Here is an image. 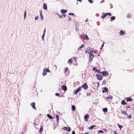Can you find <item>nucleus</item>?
<instances>
[{
	"label": "nucleus",
	"mask_w": 134,
	"mask_h": 134,
	"mask_svg": "<svg viewBox=\"0 0 134 134\" xmlns=\"http://www.w3.org/2000/svg\"><path fill=\"white\" fill-rule=\"evenodd\" d=\"M39 18V17L38 16H36L35 17V20H36V19H38Z\"/></svg>",
	"instance_id": "49530a36"
},
{
	"label": "nucleus",
	"mask_w": 134,
	"mask_h": 134,
	"mask_svg": "<svg viewBox=\"0 0 134 134\" xmlns=\"http://www.w3.org/2000/svg\"><path fill=\"white\" fill-rule=\"evenodd\" d=\"M43 129V126H42L40 129L39 132L41 133L42 132V131Z\"/></svg>",
	"instance_id": "2f4dec72"
},
{
	"label": "nucleus",
	"mask_w": 134,
	"mask_h": 134,
	"mask_svg": "<svg viewBox=\"0 0 134 134\" xmlns=\"http://www.w3.org/2000/svg\"><path fill=\"white\" fill-rule=\"evenodd\" d=\"M76 107L75 105H72L71 107V109L73 111H75V110Z\"/></svg>",
	"instance_id": "bb28decb"
},
{
	"label": "nucleus",
	"mask_w": 134,
	"mask_h": 134,
	"mask_svg": "<svg viewBox=\"0 0 134 134\" xmlns=\"http://www.w3.org/2000/svg\"><path fill=\"white\" fill-rule=\"evenodd\" d=\"M56 118L57 119V122H58L59 119V116L58 114H56Z\"/></svg>",
	"instance_id": "c756f323"
},
{
	"label": "nucleus",
	"mask_w": 134,
	"mask_h": 134,
	"mask_svg": "<svg viewBox=\"0 0 134 134\" xmlns=\"http://www.w3.org/2000/svg\"><path fill=\"white\" fill-rule=\"evenodd\" d=\"M89 57V62H91L92 61V59L94 57L93 54L92 53H90Z\"/></svg>",
	"instance_id": "f03ea898"
},
{
	"label": "nucleus",
	"mask_w": 134,
	"mask_h": 134,
	"mask_svg": "<svg viewBox=\"0 0 134 134\" xmlns=\"http://www.w3.org/2000/svg\"><path fill=\"white\" fill-rule=\"evenodd\" d=\"M46 70L47 71V72H50V71L48 69H47L46 68Z\"/></svg>",
	"instance_id": "37998d69"
},
{
	"label": "nucleus",
	"mask_w": 134,
	"mask_h": 134,
	"mask_svg": "<svg viewBox=\"0 0 134 134\" xmlns=\"http://www.w3.org/2000/svg\"><path fill=\"white\" fill-rule=\"evenodd\" d=\"M40 16L41 17V20H43V17L42 14V12L41 10H40Z\"/></svg>",
	"instance_id": "aec40b11"
},
{
	"label": "nucleus",
	"mask_w": 134,
	"mask_h": 134,
	"mask_svg": "<svg viewBox=\"0 0 134 134\" xmlns=\"http://www.w3.org/2000/svg\"><path fill=\"white\" fill-rule=\"evenodd\" d=\"M74 59H75V60H76V58H74Z\"/></svg>",
	"instance_id": "680f3d73"
},
{
	"label": "nucleus",
	"mask_w": 134,
	"mask_h": 134,
	"mask_svg": "<svg viewBox=\"0 0 134 134\" xmlns=\"http://www.w3.org/2000/svg\"><path fill=\"white\" fill-rule=\"evenodd\" d=\"M91 48L90 47H88L87 48L86 50L85 51V53H88L90 54V53H91V52H90V49Z\"/></svg>",
	"instance_id": "4468645a"
},
{
	"label": "nucleus",
	"mask_w": 134,
	"mask_h": 134,
	"mask_svg": "<svg viewBox=\"0 0 134 134\" xmlns=\"http://www.w3.org/2000/svg\"><path fill=\"white\" fill-rule=\"evenodd\" d=\"M68 68H65V72H66L68 70Z\"/></svg>",
	"instance_id": "3c124183"
},
{
	"label": "nucleus",
	"mask_w": 134,
	"mask_h": 134,
	"mask_svg": "<svg viewBox=\"0 0 134 134\" xmlns=\"http://www.w3.org/2000/svg\"><path fill=\"white\" fill-rule=\"evenodd\" d=\"M130 108V106H127L126 107V108Z\"/></svg>",
	"instance_id": "5fc2aeb1"
},
{
	"label": "nucleus",
	"mask_w": 134,
	"mask_h": 134,
	"mask_svg": "<svg viewBox=\"0 0 134 134\" xmlns=\"http://www.w3.org/2000/svg\"><path fill=\"white\" fill-rule=\"evenodd\" d=\"M104 42H103V44L102 45L101 47L100 48V50H102V49L103 47L104 46Z\"/></svg>",
	"instance_id": "c9c22d12"
},
{
	"label": "nucleus",
	"mask_w": 134,
	"mask_h": 134,
	"mask_svg": "<svg viewBox=\"0 0 134 134\" xmlns=\"http://www.w3.org/2000/svg\"><path fill=\"white\" fill-rule=\"evenodd\" d=\"M46 68H44L43 70V76L46 75L47 73V71L46 70Z\"/></svg>",
	"instance_id": "9b49d317"
},
{
	"label": "nucleus",
	"mask_w": 134,
	"mask_h": 134,
	"mask_svg": "<svg viewBox=\"0 0 134 134\" xmlns=\"http://www.w3.org/2000/svg\"><path fill=\"white\" fill-rule=\"evenodd\" d=\"M98 133H104V132L103 131H102L101 130H99L98 132Z\"/></svg>",
	"instance_id": "4c0bfd02"
},
{
	"label": "nucleus",
	"mask_w": 134,
	"mask_h": 134,
	"mask_svg": "<svg viewBox=\"0 0 134 134\" xmlns=\"http://www.w3.org/2000/svg\"><path fill=\"white\" fill-rule=\"evenodd\" d=\"M57 15H58V16H59V15L58 14V13H57Z\"/></svg>",
	"instance_id": "e2e57ef3"
},
{
	"label": "nucleus",
	"mask_w": 134,
	"mask_h": 134,
	"mask_svg": "<svg viewBox=\"0 0 134 134\" xmlns=\"http://www.w3.org/2000/svg\"><path fill=\"white\" fill-rule=\"evenodd\" d=\"M35 102H32L30 104L31 106L32 107L33 109L35 110H36V108L35 106Z\"/></svg>",
	"instance_id": "1a4fd4ad"
},
{
	"label": "nucleus",
	"mask_w": 134,
	"mask_h": 134,
	"mask_svg": "<svg viewBox=\"0 0 134 134\" xmlns=\"http://www.w3.org/2000/svg\"><path fill=\"white\" fill-rule=\"evenodd\" d=\"M62 89L64 91H66L67 90V87L66 86L63 85L62 87Z\"/></svg>",
	"instance_id": "2eb2a0df"
},
{
	"label": "nucleus",
	"mask_w": 134,
	"mask_h": 134,
	"mask_svg": "<svg viewBox=\"0 0 134 134\" xmlns=\"http://www.w3.org/2000/svg\"><path fill=\"white\" fill-rule=\"evenodd\" d=\"M100 56V55L99 54L98 55V56Z\"/></svg>",
	"instance_id": "338daca9"
},
{
	"label": "nucleus",
	"mask_w": 134,
	"mask_h": 134,
	"mask_svg": "<svg viewBox=\"0 0 134 134\" xmlns=\"http://www.w3.org/2000/svg\"><path fill=\"white\" fill-rule=\"evenodd\" d=\"M91 94L90 93H87V96H90Z\"/></svg>",
	"instance_id": "a18cd8bd"
},
{
	"label": "nucleus",
	"mask_w": 134,
	"mask_h": 134,
	"mask_svg": "<svg viewBox=\"0 0 134 134\" xmlns=\"http://www.w3.org/2000/svg\"><path fill=\"white\" fill-rule=\"evenodd\" d=\"M63 129L64 131H67L69 132L70 131L71 129L70 127H64L63 128Z\"/></svg>",
	"instance_id": "9d476101"
},
{
	"label": "nucleus",
	"mask_w": 134,
	"mask_h": 134,
	"mask_svg": "<svg viewBox=\"0 0 134 134\" xmlns=\"http://www.w3.org/2000/svg\"><path fill=\"white\" fill-rule=\"evenodd\" d=\"M43 8L44 9L46 10L47 9V6L46 4L44 3L43 5Z\"/></svg>",
	"instance_id": "5701e85b"
},
{
	"label": "nucleus",
	"mask_w": 134,
	"mask_h": 134,
	"mask_svg": "<svg viewBox=\"0 0 134 134\" xmlns=\"http://www.w3.org/2000/svg\"><path fill=\"white\" fill-rule=\"evenodd\" d=\"M87 20H86L85 21H86V22H87Z\"/></svg>",
	"instance_id": "69168bd1"
},
{
	"label": "nucleus",
	"mask_w": 134,
	"mask_h": 134,
	"mask_svg": "<svg viewBox=\"0 0 134 134\" xmlns=\"http://www.w3.org/2000/svg\"><path fill=\"white\" fill-rule=\"evenodd\" d=\"M47 116L49 118V119H53L54 118V117L51 116L49 114H47Z\"/></svg>",
	"instance_id": "412c9836"
},
{
	"label": "nucleus",
	"mask_w": 134,
	"mask_h": 134,
	"mask_svg": "<svg viewBox=\"0 0 134 134\" xmlns=\"http://www.w3.org/2000/svg\"><path fill=\"white\" fill-rule=\"evenodd\" d=\"M81 89V87H80L78 89H77L76 90L74 91L73 93L75 94H76Z\"/></svg>",
	"instance_id": "6e6552de"
},
{
	"label": "nucleus",
	"mask_w": 134,
	"mask_h": 134,
	"mask_svg": "<svg viewBox=\"0 0 134 134\" xmlns=\"http://www.w3.org/2000/svg\"><path fill=\"white\" fill-rule=\"evenodd\" d=\"M111 15V13H103L102 15L101 18L102 19H103L105 17L107 16L108 15H109V16H110Z\"/></svg>",
	"instance_id": "f257e3e1"
},
{
	"label": "nucleus",
	"mask_w": 134,
	"mask_h": 134,
	"mask_svg": "<svg viewBox=\"0 0 134 134\" xmlns=\"http://www.w3.org/2000/svg\"><path fill=\"white\" fill-rule=\"evenodd\" d=\"M89 2L91 3H93V1L92 0H88Z\"/></svg>",
	"instance_id": "79ce46f5"
},
{
	"label": "nucleus",
	"mask_w": 134,
	"mask_h": 134,
	"mask_svg": "<svg viewBox=\"0 0 134 134\" xmlns=\"http://www.w3.org/2000/svg\"><path fill=\"white\" fill-rule=\"evenodd\" d=\"M126 17L127 18H131L132 15L130 14H127Z\"/></svg>",
	"instance_id": "b1692460"
},
{
	"label": "nucleus",
	"mask_w": 134,
	"mask_h": 134,
	"mask_svg": "<svg viewBox=\"0 0 134 134\" xmlns=\"http://www.w3.org/2000/svg\"><path fill=\"white\" fill-rule=\"evenodd\" d=\"M89 118V115L88 114L85 115L84 116V119L85 121H87Z\"/></svg>",
	"instance_id": "423d86ee"
},
{
	"label": "nucleus",
	"mask_w": 134,
	"mask_h": 134,
	"mask_svg": "<svg viewBox=\"0 0 134 134\" xmlns=\"http://www.w3.org/2000/svg\"><path fill=\"white\" fill-rule=\"evenodd\" d=\"M89 132H87V133H85V134H88L89 133Z\"/></svg>",
	"instance_id": "052dcab7"
},
{
	"label": "nucleus",
	"mask_w": 134,
	"mask_h": 134,
	"mask_svg": "<svg viewBox=\"0 0 134 134\" xmlns=\"http://www.w3.org/2000/svg\"><path fill=\"white\" fill-rule=\"evenodd\" d=\"M82 87L84 90H86L88 89V87L87 84L86 83H85L82 86Z\"/></svg>",
	"instance_id": "0eeeda50"
},
{
	"label": "nucleus",
	"mask_w": 134,
	"mask_h": 134,
	"mask_svg": "<svg viewBox=\"0 0 134 134\" xmlns=\"http://www.w3.org/2000/svg\"><path fill=\"white\" fill-rule=\"evenodd\" d=\"M103 111L105 112H106L108 111V109L107 108H105L103 109Z\"/></svg>",
	"instance_id": "7c9ffc66"
},
{
	"label": "nucleus",
	"mask_w": 134,
	"mask_h": 134,
	"mask_svg": "<svg viewBox=\"0 0 134 134\" xmlns=\"http://www.w3.org/2000/svg\"><path fill=\"white\" fill-rule=\"evenodd\" d=\"M34 125H38V124H37L36 123V122H34Z\"/></svg>",
	"instance_id": "13d9d810"
},
{
	"label": "nucleus",
	"mask_w": 134,
	"mask_h": 134,
	"mask_svg": "<svg viewBox=\"0 0 134 134\" xmlns=\"http://www.w3.org/2000/svg\"><path fill=\"white\" fill-rule=\"evenodd\" d=\"M121 112H122V113L123 114H124L127 116H128V115L126 113V111L122 110Z\"/></svg>",
	"instance_id": "c85d7f7f"
},
{
	"label": "nucleus",
	"mask_w": 134,
	"mask_h": 134,
	"mask_svg": "<svg viewBox=\"0 0 134 134\" xmlns=\"http://www.w3.org/2000/svg\"><path fill=\"white\" fill-rule=\"evenodd\" d=\"M59 18H63V17L62 15H59Z\"/></svg>",
	"instance_id": "c03bdc74"
},
{
	"label": "nucleus",
	"mask_w": 134,
	"mask_h": 134,
	"mask_svg": "<svg viewBox=\"0 0 134 134\" xmlns=\"http://www.w3.org/2000/svg\"><path fill=\"white\" fill-rule=\"evenodd\" d=\"M77 1H79L80 2H81L82 1L81 0H77Z\"/></svg>",
	"instance_id": "bf43d9fd"
},
{
	"label": "nucleus",
	"mask_w": 134,
	"mask_h": 134,
	"mask_svg": "<svg viewBox=\"0 0 134 134\" xmlns=\"http://www.w3.org/2000/svg\"><path fill=\"white\" fill-rule=\"evenodd\" d=\"M133 100L130 97H127L126 98V101L127 102L132 101Z\"/></svg>",
	"instance_id": "f3484780"
},
{
	"label": "nucleus",
	"mask_w": 134,
	"mask_h": 134,
	"mask_svg": "<svg viewBox=\"0 0 134 134\" xmlns=\"http://www.w3.org/2000/svg\"><path fill=\"white\" fill-rule=\"evenodd\" d=\"M67 10L65 9H61L60 10V12L61 13H65L67 12Z\"/></svg>",
	"instance_id": "4be33fe9"
},
{
	"label": "nucleus",
	"mask_w": 134,
	"mask_h": 134,
	"mask_svg": "<svg viewBox=\"0 0 134 134\" xmlns=\"http://www.w3.org/2000/svg\"><path fill=\"white\" fill-rule=\"evenodd\" d=\"M55 94L57 96H59V93H55Z\"/></svg>",
	"instance_id": "09e8293b"
},
{
	"label": "nucleus",
	"mask_w": 134,
	"mask_h": 134,
	"mask_svg": "<svg viewBox=\"0 0 134 134\" xmlns=\"http://www.w3.org/2000/svg\"><path fill=\"white\" fill-rule=\"evenodd\" d=\"M121 104L123 105H125L127 104V103L123 100H122L121 102Z\"/></svg>",
	"instance_id": "a878e982"
},
{
	"label": "nucleus",
	"mask_w": 134,
	"mask_h": 134,
	"mask_svg": "<svg viewBox=\"0 0 134 134\" xmlns=\"http://www.w3.org/2000/svg\"><path fill=\"white\" fill-rule=\"evenodd\" d=\"M93 70L94 71H95L96 72H97L99 73H100V71L99 70L97 69V68L96 67H94L93 68Z\"/></svg>",
	"instance_id": "f8f14e48"
},
{
	"label": "nucleus",
	"mask_w": 134,
	"mask_h": 134,
	"mask_svg": "<svg viewBox=\"0 0 134 134\" xmlns=\"http://www.w3.org/2000/svg\"><path fill=\"white\" fill-rule=\"evenodd\" d=\"M68 63L71 65L72 63V58H71L69 59L68 61Z\"/></svg>",
	"instance_id": "393cba45"
},
{
	"label": "nucleus",
	"mask_w": 134,
	"mask_h": 134,
	"mask_svg": "<svg viewBox=\"0 0 134 134\" xmlns=\"http://www.w3.org/2000/svg\"><path fill=\"white\" fill-rule=\"evenodd\" d=\"M44 36H45V35L44 34H43L42 36V38L43 40L44 39Z\"/></svg>",
	"instance_id": "8fccbe9b"
},
{
	"label": "nucleus",
	"mask_w": 134,
	"mask_h": 134,
	"mask_svg": "<svg viewBox=\"0 0 134 134\" xmlns=\"http://www.w3.org/2000/svg\"><path fill=\"white\" fill-rule=\"evenodd\" d=\"M83 44H82L80 47H79L78 49V50L79 51L83 47Z\"/></svg>",
	"instance_id": "72a5a7b5"
},
{
	"label": "nucleus",
	"mask_w": 134,
	"mask_h": 134,
	"mask_svg": "<svg viewBox=\"0 0 134 134\" xmlns=\"http://www.w3.org/2000/svg\"><path fill=\"white\" fill-rule=\"evenodd\" d=\"M100 74L99 73V74H96V77L98 80H102L103 78V77L100 75Z\"/></svg>",
	"instance_id": "20e7f679"
},
{
	"label": "nucleus",
	"mask_w": 134,
	"mask_h": 134,
	"mask_svg": "<svg viewBox=\"0 0 134 134\" xmlns=\"http://www.w3.org/2000/svg\"><path fill=\"white\" fill-rule=\"evenodd\" d=\"M115 16H112L110 18V19H111L110 21H112L113 20H115Z\"/></svg>",
	"instance_id": "cd10ccee"
},
{
	"label": "nucleus",
	"mask_w": 134,
	"mask_h": 134,
	"mask_svg": "<svg viewBox=\"0 0 134 134\" xmlns=\"http://www.w3.org/2000/svg\"><path fill=\"white\" fill-rule=\"evenodd\" d=\"M103 90L102 91V92L103 93H104L105 92L107 93H108V89L107 88L105 87H104L103 88Z\"/></svg>",
	"instance_id": "ddd939ff"
},
{
	"label": "nucleus",
	"mask_w": 134,
	"mask_h": 134,
	"mask_svg": "<svg viewBox=\"0 0 134 134\" xmlns=\"http://www.w3.org/2000/svg\"><path fill=\"white\" fill-rule=\"evenodd\" d=\"M46 28H45L44 29V30L43 32V34H44L45 35V32H46Z\"/></svg>",
	"instance_id": "de8ad7c7"
},
{
	"label": "nucleus",
	"mask_w": 134,
	"mask_h": 134,
	"mask_svg": "<svg viewBox=\"0 0 134 134\" xmlns=\"http://www.w3.org/2000/svg\"><path fill=\"white\" fill-rule=\"evenodd\" d=\"M72 134H75V131H73L72 132Z\"/></svg>",
	"instance_id": "864d4df0"
},
{
	"label": "nucleus",
	"mask_w": 134,
	"mask_h": 134,
	"mask_svg": "<svg viewBox=\"0 0 134 134\" xmlns=\"http://www.w3.org/2000/svg\"><path fill=\"white\" fill-rule=\"evenodd\" d=\"M90 52H91V53H92V52H93V53H96L95 51L94 52L93 50H92L91 48V49H90Z\"/></svg>",
	"instance_id": "ea45409f"
},
{
	"label": "nucleus",
	"mask_w": 134,
	"mask_h": 134,
	"mask_svg": "<svg viewBox=\"0 0 134 134\" xmlns=\"http://www.w3.org/2000/svg\"><path fill=\"white\" fill-rule=\"evenodd\" d=\"M96 126L95 125H92L90 127L88 128V129L90 130H92L93 129L94 127H96Z\"/></svg>",
	"instance_id": "6ab92c4d"
},
{
	"label": "nucleus",
	"mask_w": 134,
	"mask_h": 134,
	"mask_svg": "<svg viewBox=\"0 0 134 134\" xmlns=\"http://www.w3.org/2000/svg\"><path fill=\"white\" fill-rule=\"evenodd\" d=\"M63 16H64V18H65L66 17V15L65 14H63Z\"/></svg>",
	"instance_id": "6e6d98bb"
},
{
	"label": "nucleus",
	"mask_w": 134,
	"mask_h": 134,
	"mask_svg": "<svg viewBox=\"0 0 134 134\" xmlns=\"http://www.w3.org/2000/svg\"><path fill=\"white\" fill-rule=\"evenodd\" d=\"M21 134H23V132H22Z\"/></svg>",
	"instance_id": "0e129e2a"
},
{
	"label": "nucleus",
	"mask_w": 134,
	"mask_h": 134,
	"mask_svg": "<svg viewBox=\"0 0 134 134\" xmlns=\"http://www.w3.org/2000/svg\"><path fill=\"white\" fill-rule=\"evenodd\" d=\"M117 125L120 128V129L121 130V128H122L123 126L121 125H120L119 124H117Z\"/></svg>",
	"instance_id": "473e14b6"
},
{
	"label": "nucleus",
	"mask_w": 134,
	"mask_h": 134,
	"mask_svg": "<svg viewBox=\"0 0 134 134\" xmlns=\"http://www.w3.org/2000/svg\"><path fill=\"white\" fill-rule=\"evenodd\" d=\"M97 84H98V87H99V83L98 82H97Z\"/></svg>",
	"instance_id": "4d7b16f0"
},
{
	"label": "nucleus",
	"mask_w": 134,
	"mask_h": 134,
	"mask_svg": "<svg viewBox=\"0 0 134 134\" xmlns=\"http://www.w3.org/2000/svg\"><path fill=\"white\" fill-rule=\"evenodd\" d=\"M119 34L120 35H124L125 34V33L123 30H121L120 31Z\"/></svg>",
	"instance_id": "a211bd4d"
},
{
	"label": "nucleus",
	"mask_w": 134,
	"mask_h": 134,
	"mask_svg": "<svg viewBox=\"0 0 134 134\" xmlns=\"http://www.w3.org/2000/svg\"><path fill=\"white\" fill-rule=\"evenodd\" d=\"M26 17V10L25 11V13L24 15V19H25Z\"/></svg>",
	"instance_id": "f704fd0d"
},
{
	"label": "nucleus",
	"mask_w": 134,
	"mask_h": 134,
	"mask_svg": "<svg viewBox=\"0 0 134 134\" xmlns=\"http://www.w3.org/2000/svg\"><path fill=\"white\" fill-rule=\"evenodd\" d=\"M113 98V97L111 96L110 95L109 97L105 98V99L106 100V99L107 100L109 99H111Z\"/></svg>",
	"instance_id": "dca6fc26"
},
{
	"label": "nucleus",
	"mask_w": 134,
	"mask_h": 134,
	"mask_svg": "<svg viewBox=\"0 0 134 134\" xmlns=\"http://www.w3.org/2000/svg\"><path fill=\"white\" fill-rule=\"evenodd\" d=\"M127 116V118H131V114H130L129 115H128V116Z\"/></svg>",
	"instance_id": "58836bf2"
},
{
	"label": "nucleus",
	"mask_w": 134,
	"mask_h": 134,
	"mask_svg": "<svg viewBox=\"0 0 134 134\" xmlns=\"http://www.w3.org/2000/svg\"><path fill=\"white\" fill-rule=\"evenodd\" d=\"M69 15H73L74 16H75L74 14L72 13H69Z\"/></svg>",
	"instance_id": "a19ab883"
},
{
	"label": "nucleus",
	"mask_w": 134,
	"mask_h": 134,
	"mask_svg": "<svg viewBox=\"0 0 134 134\" xmlns=\"http://www.w3.org/2000/svg\"><path fill=\"white\" fill-rule=\"evenodd\" d=\"M81 37L84 40L87 39L88 40L89 39L88 36L86 34H82V35L81 36Z\"/></svg>",
	"instance_id": "7ed1b4c3"
},
{
	"label": "nucleus",
	"mask_w": 134,
	"mask_h": 134,
	"mask_svg": "<svg viewBox=\"0 0 134 134\" xmlns=\"http://www.w3.org/2000/svg\"><path fill=\"white\" fill-rule=\"evenodd\" d=\"M100 73L102 75L105 76L108 75L109 74L107 71H102L100 72Z\"/></svg>",
	"instance_id": "39448f33"
},
{
	"label": "nucleus",
	"mask_w": 134,
	"mask_h": 134,
	"mask_svg": "<svg viewBox=\"0 0 134 134\" xmlns=\"http://www.w3.org/2000/svg\"><path fill=\"white\" fill-rule=\"evenodd\" d=\"M68 18L69 20L70 21L71 20V19L70 17H68Z\"/></svg>",
	"instance_id": "603ef678"
},
{
	"label": "nucleus",
	"mask_w": 134,
	"mask_h": 134,
	"mask_svg": "<svg viewBox=\"0 0 134 134\" xmlns=\"http://www.w3.org/2000/svg\"><path fill=\"white\" fill-rule=\"evenodd\" d=\"M107 82V81H106L105 80H104L103 82V83L105 85L106 84V83Z\"/></svg>",
	"instance_id": "e433bc0d"
}]
</instances>
